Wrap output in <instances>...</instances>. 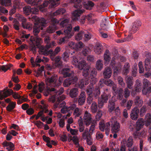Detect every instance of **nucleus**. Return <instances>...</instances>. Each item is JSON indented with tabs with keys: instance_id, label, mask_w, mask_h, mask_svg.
Listing matches in <instances>:
<instances>
[{
	"instance_id": "obj_1",
	"label": "nucleus",
	"mask_w": 151,
	"mask_h": 151,
	"mask_svg": "<svg viewBox=\"0 0 151 151\" xmlns=\"http://www.w3.org/2000/svg\"><path fill=\"white\" fill-rule=\"evenodd\" d=\"M32 17L35 20L38 21L37 23L35 24L34 27L33 32L35 36H31L30 38V40L32 43L30 47V50L34 52H35L36 49L38 48V47L37 45V43L35 42H36L37 39L40 38L37 36L38 34L40 31V29H43V27L46 26L47 21L43 18H37L35 15H33Z\"/></svg>"
},
{
	"instance_id": "obj_2",
	"label": "nucleus",
	"mask_w": 151,
	"mask_h": 151,
	"mask_svg": "<svg viewBox=\"0 0 151 151\" xmlns=\"http://www.w3.org/2000/svg\"><path fill=\"white\" fill-rule=\"evenodd\" d=\"M69 20L67 19H64L60 23V25L65 27L64 30V34L65 36L60 39L59 40V44L65 43L67 42L69 39L73 36L71 32L72 26L71 24H68Z\"/></svg>"
},
{
	"instance_id": "obj_3",
	"label": "nucleus",
	"mask_w": 151,
	"mask_h": 151,
	"mask_svg": "<svg viewBox=\"0 0 151 151\" xmlns=\"http://www.w3.org/2000/svg\"><path fill=\"white\" fill-rule=\"evenodd\" d=\"M97 74L96 69L95 68H91L90 66L88 70L83 72V76L84 78L82 79L80 81L79 84V87L82 89L85 86L88 85L89 82L90 76L94 78L96 77Z\"/></svg>"
},
{
	"instance_id": "obj_4",
	"label": "nucleus",
	"mask_w": 151,
	"mask_h": 151,
	"mask_svg": "<svg viewBox=\"0 0 151 151\" xmlns=\"http://www.w3.org/2000/svg\"><path fill=\"white\" fill-rule=\"evenodd\" d=\"M72 5L78 9H81L82 7L87 9L91 10L94 6V3L91 1L84 0H68Z\"/></svg>"
},
{
	"instance_id": "obj_5",
	"label": "nucleus",
	"mask_w": 151,
	"mask_h": 151,
	"mask_svg": "<svg viewBox=\"0 0 151 151\" xmlns=\"http://www.w3.org/2000/svg\"><path fill=\"white\" fill-rule=\"evenodd\" d=\"M63 91V89L62 88L57 90L53 87H47V89L44 93V94L45 96H47L49 94L52 95L51 97L49 98L48 101L54 103L55 101L56 97L62 94Z\"/></svg>"
},
{
	"instance_id": "obj_6",
	"label": "nucleus",
	"mask_w": 151,
	"mask_h": 151,
	"mask_svg": "<svg viewBox=\"0 0 151 151\" xmlns=\"http://www.w3.org/2000/svg\"><path fill=\"white\" fill-rule=\"evenodd\" d=\"M103 93L101 95V97L98 99V106L99 108H101L104 106V103H107L109 99L111 97V95L108 91V89L104 90Z\"/></svg>"
},
{
	"instance_id": "obj_7",
	"label": "nucleus",
	"mask_w": 151,
	"mask_h": 151,
	"mask_svg": "<svg viewBox=\"0 0 151 151\" xmlns=\"http://www.w3.org/2000/svg\"><path fill=\"white\" fill-rule=\"evenodd\" d=\"M84 12V10L81 9H76L73 11L72 14V19L73 21H78V23L80 24H83L85 22L86 17L84 16H82L81 18L79 19L78 17H79L81 14L83 13Z\"/></svg>"
},
{
	"instance_id": "obj_8",
	"label": "nucleus",
	"mask_w": 151,
	"mask_h": 151,
	"mask_svg": "<svg viewBox=\"0 0 151 151\" xmlns=\"http://www.w3.org/2000/svg\"><path fill=\"white\" fill-rule=\"evenodd\" d=\"M37 45L39 48L38 52L40 55H43L45 56L50 54V52H49L48 49L51 47V46L50 45H47L45 47L44 46L41 45L40 43L42 42L41 38L37 39L36 40Z\"/></svg>"
},
{
	"instance_id": "obj_9",
	"label": "nucleus",
	"mask_w": 151,
	"mask_h": 151,
	"mask_svg": "<svg viewBox=\"0 0 151 151\" xmlns=\"http://www.w3.org/2000/svg\"><path fill=\"white\" fill-rule=\"evenodd\" d=\"M108 109L109 113H112L115 112L117 116L120 114V109L118 106L116 107L115 101L113 96L109 100L108 104Z\"/></svg>"
},
{
	"instance_id": "obj_10",
	"label": "nucleus",
	"mask_w": 151,
	"mask_h": 151,
	"mask_svg": "<svg viewBox=\"0 0 151 151\" xmlns=\"http://www.w3.org/2000/svg\"><path fill=\"white\" fill-rule=\"evenodd\" d=\"M123 144L127 148V151H138L136 147L133 146V140L132 137H129L127 139L123 140Z\"/></svg>"
},
{
	"instance_id": "obj_11",
	"label": "nucleus",
	"mask_w": 151,
	"mask_h": 151,
	"mask_svg": "<svg viewBox=\"0 0 151 151\" xmlns=\"http://www.w3.org/2000/svg\"><path fill=\"white\" fill-rule=\"evenodd\" d=\"M47 74L50 76L45 79L47 84L50 85L52 84L54 86H57L56 81L58 78L57 75L52 74V72L49 71L47 72Z\"/></svg>"
},
{
	"instance_id": "obj_12",
	"label": "nucleus",
	"mask_w": 151,
	"mask_h": 151,
	"mask_svg": "<svg viewBox=\"0 0 151 151\" xmlns=\"http://www.w3.org/2000/svg\"><path fill=\"white\" fill-rule=\"evenodd\" d=\"M134 137L135 139L138 138L140 139L139 144V150L142 151L143 148V140L140 139L141 138H144L146 135V133L145 131H142L140 133L139 131H134L133 133Z\"/></svg>"
},
{
	"instance_id": "obj_13",
	"label": "nucleus",
	"mask_w": 151,
	"mask_h": 151,
	"mask_svg": "<svg viewBox=\"0 0 151 151\" xmlns=\"http://www.w3.org/2000/svg\"><path fill=\"white\" fill-rule=\"evenodd\" d=\"M29 4L32 5L38 6L40 8H42L47 6L48 4L49 1H45L42 4V0H25Z\"/></svg>"
},
{
	"instance_id": "obj_14",
	"label": "nucleus",
	"mask_w": 151,
	"mask_h": 151,
	"mask_svg": "<svg viewBox=\"0 0 151 151\" xmlns=\"http://www.w3.org/2000/svg\"><path fill=\"white\" fill-rule=\"evenodd\" d=\"M105 81V79H100L99 82L98 87L95 88L94 90L93 94L95 98H99L100 94L101 89L106 85Z\"/></svg>"
},
{
	"instance_id": "obj_15",
	"label": "nucleus",
	"mask_w": 151,
	"mask_h": 151,
	"mask_svg": "<svg viewBox=\"0 0 151 151\" xmlns=\"http://www.w3.org/2000/svg\"><path fill=\"white\" fill-rule=\"evenodd\" d=\"M99 129L101 131L104 132L105 130L106 134L108 135L110 130V123L107 122L105 124L104 121H102L99 122Z\"/></svg>"
},
{
	"instance_id": "obj_16",
	"label": "nucleus",
	"mask_w": 151,
	"mask_h": 151,
	"mask_svg": "<svg viewBox=\"0 0 151 151\" xmlns=\"http://www.w3.org/2000/svg\"><path fill=\"white\" fill-rule=\"evenodd\" d=\"M23 11L24 13L27 15H29L31 13L36 14L39 11L37 8L35 7L31 8L29 6H25L23 8Z\"/></svg>"
},
{
	"instance_id": "obj_17",
	"label": "nucleus",
	"mask_w": 151,
	"mask_h": 151,
	"mask_svg": "<svg viewBox=\"0 0 151 151\" xmlns=\"http://www.w3.org/2000/svg\"><path fill=\"white\" fill-rule=\"evenodd\" d=\"M142 22L139 20H136L132 23L131 27L129 29L131 33H135L141 26Z\"/></svg>"
},
{
	"instance_id": "obj_18",
	"label": "nucleus",
	"mask_w": 151,
	"mask_h": 151,
	"mask_svg": "<svg viewBox=\"0 0 151 151\" xmlns=\"http://www.w3.org/2000/svg\"><path fill=\"white\" fill-rule=\"evenodd\" d=\"M86 100V94L84 92H82L80 94L78 98L74 99L73 102H76L80 106L83 105Z\"/></svg>"
},
{
	"instance_id": "obj_19",
	"label": "nucleus",
	"mask_w": 151,
	"mask_h": 151,
	"mask_svg": "<svg viewBox=\"0 0 151 151\" xmlns=\"http://www.w3.org/2000/svg\"><path fill=\"white\" fill-rule=\"evenodd\" d=\"M3 91V93H2L1 91H0V104H1L2 105L4 104V102L3 101H1V100H2L4 98H6L10 96L13 93V90L10 89H8L6 90H4Z\"/></svg>"
},
{
	"instance_id": "obj_20",
	"label": "nucleus",
	"mask_w": 151,
	"mask_h": 151,
	"mask_svg": "<svg viewBox=\"0 0 151 151\" xmlns=\"http://www.w3.org/2000/svg\"><path fill=\"white\" fill-rule=\"evenodd\" d=\"M111 131L112 132L116 133L118 132L120 128V124L119 123L115 120L113 119L111 120Z\"/></svg>"
},
{
	"instance_id": "obj_21",
	"label": "nucleus",
	"mask_w": 151,
	"mask_h": 151,
	"mask_svg": "<svg viewBox=\"0 0 151 151\" xmlns=\"http://www.w3.org/2000/svg\"><path fill=\"white\" fill-rule=\"evenodd\" d=\"M60 98L59 96H57V98H58L57 101L54 104V107L55 109H56L58 107L59 104V108H62L65 105V101H62L65 98L64 96H60Z\"/></svg>"
},
{
	"instance_id": "obj_22",
	"label": "nucleus",
	"mask_w": 151,
	"mask_h": 151,
	"mask_svg": "<svg viewBox=\"0 0 151 151\" xmlns=\"http://www.w3.org/2000/svg\"><path fill=\"white\" fill-rule=\"evenodd\" d=\"M76 66L79 69L83 70L82 73L83 76V72L89 68L90 65L86 63L85 61L83 60L79 62Z\"/></svg>"
},
{
	"instance_id": "obj_23",
	"label": "nucleus",
	"mask_w": 151,
	"mask_h": 151,
	"mask_svg": "<svg viewBox=\"0 0 151 151\" xmlns=\"http://www.w3.org/2000/svg\"><path fill=\"white\" fill-rule=\"evenodd\" d=\"M78 80V78L76 77L68 78L65 79L63 83V86L65 87H68L72 83L74 84Z\"/></svg>"
},
{
	"instance_id": "obj_24",
	"label": "nucleus",
	"mask_w": 151,
	"mask_h": 151,
	"mask_svg": "<svg viewBox=\"0 0 151 151\" xmlns=\"http://www.w3.org/2000/svg\"><path fill=\"white\" fill-rule=\"evenodd\" d=\"M139 109L136 107H135L132 109L130 113L131 118L133 120H137L138 118L139 113Z\"/></svg>"
},
{
	"instance_id": "obj_25",
	"label": "nucleus",
	"mask_w": 151,
	"mask_h": 151,
	"mask_svg": "<svg viewBox=\"0 0 151 151\" xmlns=\"http://www.w3.org/2000/svg\"><path fill=\"white\" fill-rule=\"evenodd\" d=\"M61 73L64 77H72L73 73L69 68H63L61 70Z\"/></svg>"
},
{
	"instance_id": "obj_26",
	"label": "nucleus",
	"mask_w": 151,
	"mask_h": 151,
	"mask_svg": "<svg viewBox=\"0 0 151 151\" xmlns=\"http://www.w3.org/2000/svg\"><path fill=\"white\" fill-rule=\"evenodd\" d=\"M2 145L4 147H6V149L8 151H12L15 149L14 145L12 142L5 141Z\"/></svg>"
},
{
	"instance_id": "obj_27",
	"label": "nucleus",
	"mask_w": 151,
	"mask_h": 151,
	"mask_svg": "<svg viewBox=\"0 0 151 151\" xmlns=\"http://www.w3.org/2000/svg\"><path fill=\"white\" fill-rule=\"evenodd\" d=\"M83 119L86 126H88L92 122L91 114L87 111H86L84 114Z\"/></svg>"
},
{
	"instance_id": "obj_28",
	"label": "nucleus",
	"mask_w": 151,
	"mask_h": 151,
	"mask_svg": "<svg viewBox=\"0 0 151 151\" xmlns=\"http://www.w3.org/2000/svg\"><path fill=\"white\" fill-rule=\"evenodd\" d=\"M134 87L133 92L134 94H136V93L139 92L141 91L142 88V83L140 81L137 80L136 81Z\"/></svg>"
},
{
	"instance_id": "obj_29",
	"label": "nucleus",
	"mask_w": 151,
	"mask_h": 151,
	"mask_svg": "<svg viewBox=\"0 0 151 151\" xmlns=\"http://www.w3.org/2000/svg\"><path fill=\"white\" fill-rule=\"evenodd\" d=\"M103 47L101 43L99 42H97L96 43L94 47V51L97 54H100L103 51Z\"/></svg>"
},
{
	"instance_id": "obj_30",
	"label": "nucleus",
	"mask_w": 151,
	"mask_h": 151,
	"mask_svg": "<svg viewBox=\"0 0 151 151\" xmlns=\"http://www.w3.org/2000/svg\"><path fill=\"white\" fill-rule=\"evenodd\" d=\"M125 80L127 88L130 89L132 88L133 83V78L131 76H127L126 77Z\"/></svg>"
},
{
	"instance_id": "obj_31",
	"label": "nucleus",
	"mask_w": 151,
	"mask_h": 151,
	"mask_svg": "<svg viewBox=\"0 0 151 151\" xmlns=\"http://www.w3.org/2000/svg\"><path fill=\"white\" fill-rule=\"evenodd\" d=\"M145 125L146 126L150 125L149 132L151 134V114L148 113L145 115Z\"/></svg>"
},
{
	"instance_id": "obj_32",
	"label": "nucleus",
	"mask_w": 151,
	"mask_h": 151,
	"mask_svg": "<svg viewBox=\"0 0 151 151\" xmlns=\"http://www.w3.org/2000/svg\"><path fill=\"white\" fill-rule=\"evenodd\" d=\"M143 119L142 118L139 119L136 122L137 128H134L133 129V132L134 131H139V130L143 127V125L145 124V122H143Z\"/></svg>"
},
{
	"instance_id": "obj_33",
	"label": "nucleus",
	"mask_w": 151,
	"mask_h": 151,
	"mask_svg": "<svg viewBox=\"0 0 151 151\" xmlns=\"http://www.w3.org/2000/svg\"><path fill=\"white\" fill-rule=\"evenodd\" d=\"M111 69L109 67L106 68L103 72V76L104 78L108 79L110 78L111 75Z\"/></svg>"
},
{
	"instance_id": "obj_34",
	"label": "nucleus",
	"mask_w": 151,
	"mask_h": 151,
	"mask_svg": "<svg viewBox=\"0 0 151 151\" xmlns=\"http://www.w3.org/2000/svg\"><path fill=\"white\" fill-rule=\"evenodd\" d=\"M78 94V89L77 88H73L71 89L69 92L70 96L72 98L76 99Z\"/></svg>"
},
{
	"instance_id": "obj_35",
	"label": "nucleus",
	"mask_w": 151,
	"mask_h": 151,
	"mask_svg": "<svg viewBox=\"0 0 151 151\" xmlns=\"http://www.w3.org/2000/svg\"><path fill=\"white\" fill-rule=\"evenodd\" d=\"M130 65L129 63H126L123 68L122 74L123 75H127L129 73V71Z\"/></svg>"
},
{
	"instance_id": "obj_36",
	"label": "nucleus",
	"mask_w": 151,
	"mask_h": 151,
	"mask_svg": "<svg viewBox=\"0 0 151 151\" xmlns=\"http://www.w3.org/2000/svg\"><path fill=\"white\" fill-rule=\"evenodd\" d=\"M51 59L55 61L57 67H59L62 65V62L59 56H56L55 58H54V57H52Z\"/></svg>"
},
{
	"instance_id": "obj_37",
	"label": "nucleus",
	"mask_w": 151,
	"mask_h": 151,
	"mask_svg": "<svg viewBox=\"0 0 151 151\" xmlns=\"http://www.w3.org/2000/svg\"><path fill=\"white\" fill-rule=\"evenodd\" d=\"M60 48L59 47H57L55 49L54 51L52 49L49 50V52H50L51 56L50 58L52 59V57H54L57 55L58 53L60 51Z\"/></svg>"
},
{
	"instance_id": "obj_38",
	"label": "nucleus",
	"mask_w": 151,
	"mask_h": 151,
	"mask_svg": "<svg viewBox=\"0 0 151 151\" xmlns=\"http://www.w3.org/2000/svg\"><path fill=\"white\" fill-rule=\"evenodd\" d=\"M16 103L15 102H11L6 107V110L9 112H11L15 107Z\"/></svg>"
},
{
	"instance_id": "obj_39",
	"label": "nucleus",
	"mask_w": 151,
	"mask_h": 151,
	"mask_svg": "<svg viewBox=\"0 0 151 151\" xmlns=\"http://www.w3.org/2000/svg\"><path fill=\"white\" fill-rule=\"evenodd\" d=\"M60 0H49L48 4H50V6L51 8H54L57 6L59 3L58 2Z\"/></svg>"
},
{
	"instance_id": "obj_40",
	"label": "nucleus",
	"mask_w": 151,
	"mask_h": 151,
	"mask_svg": "<svg viewBox=\"0 0 151 151\" xmlns=\"http://www.w3.org/2000/svg\"><path fill=\"white\" fill-rule=\"evenodd\" d=\"M116 97L118 100H122L124 96V91L122 88H119L117 93Z\"/></svg>"
},
{
	"instance_id": "obj_41",
	"label": "nucleus",
	"mask_w": 151,
	"mask_h": 151,
	"mask_svg": "<svg viewBox=\"0 0 151 151\" xmlns=\"http://www.w3.org/2000/svg\"><path fill=\"white\" fill-rule=\"evenodd\" d=\"M147 59L145 60V68L147 71H149L150 70V66L149 62L151 59V56L147 57Z\"/></svg>"
},
{
	"instance_id": "obj_42",
	"label": "nucleus",
	"mask_w": 151,
	"mask_h": 151,
	"mask_svg": "<svg viewBox=\"0 0 151 151\" xmlns=\"http://www.w3.org/2000/svg\"><path fill=\"white\" fill-rule=\"evenodd\" d=\"M103 66V61L102 60H99L96 62V68L98 70H101Z\"/></svg>"
},
{
	"instance_id": "obj_43",
	"label": "nucleus",
	"mask_w": 151,
	"mask_h": 151,
	"mask_svg": "<svg viewBox=\"0 0 151 151\" xmlns=\"http://www.w3.org/2000/svg\"><path fill=\"white\" fill-rule=\"evenodd\" d=\"M66 12V10L64 8H61L57 10L53 13V15L56 16L59 14H62Z\"/></svg>"
},
{
	"instance_id": "obj_44",
	"label": "nucleus",
	"mask_w": 151,
	"mask_h": 151,
	"mask_svg": "<svg viewBox=\"0 0 151 151\" xmlns=\"http://www.w3.org/2000/svg\"><path fill=\"white\" fill-rule=\"evenodd\" d=\"M98 107L95 102H93L91 106V111L93 113H95L98 111Z\"/></svg>"
},
{
	"instance_id": "obj_45",
	"label": "nucleus",
	"mask_w": 151,
	"mask_h": 151,
	"mask_svg": "<svg viewBox=\"0 0 151 151\" xmlns=\"http://www.w3.org/2000/svg\"><path fill=\"white\" fill-rule=\"evenodd\" d=\"M94 88L92 85H89L86 89V92L88 95H93Z\"/></svg>"
},
{
	"instance_id": "obj_46",
	"label": "nucleus",
	"mask_w": 151,
	"mask_h": 151,
	"mask_svg": "<svg viewBox=\"0 0 151 151\" xmlns=\"http://www.w3.org/2000/svg\"><path fill=\"white\" fill-rule=\"evenodd\" d=\"M13 65L11 64L8 65H2L0 66V70H2L4 72H6Z\"/></svg>"
},
{
	"instance_id": "obj_47",
	"label": "nucleus",
	"mask_w": 151,
	"mask_h": 151,
	"mask_svg": "<svg viewBox=\"0 0 151 151\" xmlns=\"http://www.w3.org/2000/svg\"><path fill=\"white\" fill-rule=\"evenodd\" d=\"M11 3V0H0V4L5 6H9Z\"/></svg>"
},
{
	"instance_id": "obj_48",
	"label": "nucleus",
	"mask_w": 151,
	"mask_h": 151,
	"mask_svg": "<svg viewBox=\"0 0 151 151\" xmlns=\"http://www.w3.org/2000/svg\"><path fill=\"white\" fill-rule=\"evenodd\" d=\"M84 31H80L75 36V40L77 41L81 40L83 37V34H84Z\"/></svg>"
},
{
	"instance_id": "obj_49",
	"label": "nucleus",
	"mask_w": 151,
	"mask_h": 151,
	"mask_svg": "<svg viewBox=\"0 0 151 151\" xmlns=\"http://www.w3.org/2000/svg\"><path fill=\"white\" fill-rule=\"evenodd\" d=\"M70 44L73 46H75V47L77 49L82 48L83 45V43L81 41H79L76 44H75L74 42H71Z\"/></svg>"
},
{
	"instance_id": "obj_50",
	"label": "nucleus",
	"mask_w": 151,
	"mask_h": 151,
	"mask_svg": "<svg viewBox=\"0 0 151 151\" xmlns=\"http://www.w3.org/2000/svg\"><path fill=\"white\" fill-rule=\"evenodd\" d=\"M55 26L54 25H50L48 27L46 30V32L49 33H52L55 32Z\"/></svg>"
},
{
	"instance_id": "obj_51",
	"label": "nucleus",
	"mask_w": 151,
	"mask_h": 151,
	"mask_svg": "<svg viewBox=\"0 0 151 151\" xmlns=\"http://www.w3.org/2000/svg\"><path fill=\"white\" fill-rule=\"evenodd\" d=\"M106 20V19L105 18L104 20L102 21V22L100 24L101 29L104 30H107V29L108 28V25L106 24L105 22Z\"/></svg>"
},
{
	"instance_id": "obj_52",
	"label": "nucleus",
	"mask_w": 151,
	"mask_h": 151,
	"mask_svg": "<svg viewBox=\"0 0 151 151\" xmlns=\"http://www.w3.org/2000/svg\"><path fill=\"white\" fill-rule=\"evenodd\" d=\"M90 49L88 47H86L83 48L82 53L84 56H86L90 53Z\"/></svg>"
},
{
	"instance_id": "obj_53",
	"label": "nucleus",
	"mask_w": 151,
	"mask_h": 151,
	"mask_svg": "<svg viewBox=\"0 0 151 151\" xmlns=\"http://www.w3.org/2000/svg\"><path fill=\"white\" fill-rule=\"evenodd\" d=\"M17 17L18 20L22 22V25H23L24 26L23 24L27 21L26 19L24 17L23 15L20 14H18Z\"/></svg>"
},
{
	"instance_id": "obj_54",
	"label": "nucleus",
	"mask_w": 151,
	"mask_h": 151,
	"mask_svg": "<svg viewBox=\"0 0 151 151\" xmlns=\"http://www.w3.org/2000/svg\"><path fill=\"white\" fill-rule=\"evenodd\" d=\"M84 33L83 34V36H84L85 39L86 41H88L91 39V35L89 32L86 30L84 31Z\"/></svg>"
},
{
	"instance_id": "obj_55",
	"label": "nucleus",
	"mask_w": 151,
	"mask_h": 151,
	"mask_svg": "<svg viewBox=\"0 0 151 151\" xmlns=\"http://www.w3.org/2000/svg\"><path fill=\"white\" fill-rule=\"evenodd\" d=\"M13 27L16 30L19 29V23L16 19H14L13 20Z\"/></svg>"
},
{
	"instance_id": "obj_56",
	"label": "nucleus",
	"mask_w": 151,
	"mask_h": 151,
	"mask_svg": "<svg viewBox=\"0 0 151 151\" xmlns=\"http://www.w3.org/2000/svg\"><path fill=\"white\" fill-rule=\"evenodd\" d=\"M117 80L118 83L120 86H121L122 87H124L125 86V84L123 81V78L120 76H119Z\"/></svg>"
},
{
	"instance_id": "obj_57",
	"label": "nucleus",
	"mask_w": 151,
	"mask_h": 151,
	"mask_svg": "<svg viewBox=\"0 0 151 151\" xmlns=\"http://www.w3.org/2000/svg\"><path fill=\"white\" fill-rule=\"evenodd\" d=\"M146 107L145 106H143L140 110L139 115L140 116L142 117L145 114L146 111Z\"/></svg>"
},
{
	"instance_id": "obj_58",
	"label": "nucleus",
	"mask_w": 151,
	"mask_h": 151,
	"mask_svg": "<svg viewBox=\"0 0 151 151\" xmlns=\"http://www.w3.org/2000/svg\"><path fill=\"white\" fill-rule=\"evenodd\" d=\"M70 53H69L67 52H64L62 55V56L65 61H67L68 60L70 56Z\"/></svg>"
},
{
	"instance_id": "obj_59",
	"label": "nucleus",
	"mask_w": 151,
	"mask_h": 151,
	"mask_svg": "<svg viewBox=\"0 0 151 151\" xmlns=\"http://www.w3.org/2000/svg\"><path fill=\"white\" fill-rule=\"evenodd\" d=\"M106 85L109 86H112L114 84L113 81L111 79H105Z\"/></svg>"
},
{
	"instance_id": "obj_60",
	"label": "nucleus",
	"mask_w": 151,
	"mask_h": 151,
	"mask_svg": "<svg viewBox=\"0 0 151 151\" xmlns=\"http://www.w3.org/2000/svg\"><path fill=\"white\" fill-rule=\"evenodd\" d=\"M130 91L127 88H125L124 91V97L126 98H127L130 95Z\"/></svg>"
},
{
	"instance_id": "obj_61",
	"label": "nucleus",
	"mask_w": 151,
	"mask_h": 151,
	"mask_svg": "<svg viewBox=\"0 0 151 151\" xmlns=\"http://www.w3.org/2000/svg\"><path fill=\"white\" fill-rule=\"evenodd\" d=\"M93 95H88V96L87 98V104L89 105H90L91 103H92L93 102H94V101H93Z\"/></svg>"
},
{
	"instance_id": "obj_62",
	"label": "nucleus",
	"mask_w": 151,
	"mask_h": 151,
	"mask_svg": "<svg viewBox=\"0 0 151 151\" xmlns=\"http://www.w3.org/2000/svg\"><path fill=\"white\" fill-rule=\"evenodd\" d=\"M59 21L55 18H52L51 19V25H54L56 27V25L58 23Z\"/></svg>"
},
{
	"instance_id": "obj_63",
	"label": "nucleus",
	"mask_w": 151,
	"mask_h": 151,
	"mask_svg": "<svg viewBox=\"0 0 151 151\" xmlns=\"http://www.w3.org/2000/svg\"><path fill=\"white\" fill-rule=\"evenodd\" d=\"M24 26L23 25H22V27L24 29H26L30 30L31 28V25L29 23H27L26 21L23 24Z\"/></svg>"
},
{
	"instance_id": "obj_64",
	"label": "nucleus",
	"mask_w": 151,
	"mask_h": 151,
	"mask_svg": "<svg viewBox=\"0 0 151 151\" xmlns=\"http://www.w3.org/2000/svg\"><path fill=\"white\" fill-rule=\"evenodd\" d=\"M112 86L113 90V93L114 96L116 95L118 92L119 89H118L117 87L114 84Z\"/></svg>"
}]
</instances>
